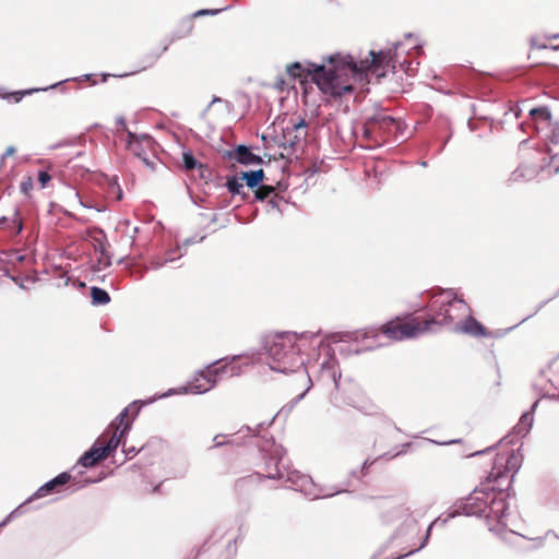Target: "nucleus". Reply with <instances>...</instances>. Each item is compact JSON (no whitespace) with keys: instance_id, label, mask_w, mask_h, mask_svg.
I'll return each mask as SVG.
<instances>
[{"instance_id":"nucleus-1","label":"nucleus","mask_w":559,"mask_h":559,"mask_svg":"<svg viewBox=\"0 0 559 559\" xmlns=\"http://www.w3.org/2000/svg\"><path fill=\"white\" fill-rule=\"evenodd\" d=\"M369 57L357 63L349 55L336 53L329 57L328 66L294 62L286 70L293 80L304 81L311 76L322 93L336 98L352 93L354 82L366 80L369 83V76L379 82L388 69L395 68V52L391 48L379 52L371 50Z\"/></svg>"},{"instance_id":"nucleus-2","label":"nucleus","mask_w":559,"mask_h":559,"mask_svg":"<svg viewBox=\"0 0 559 559\" xmlns=\"http://www.w3.org/2000/svg\"><path fill=\"white\" fill-rule=\"evenodd\" d=\"M523 455L520 450L503 449L499 451L492 463L491 471L486 477V483L475 489L464 503L467 515L481 516L486 514L489 504L496 502L495 492L508 490L515 473L521 467Z\"/></svg>"},{"instance_id":"nucleus-3","label":"nucleus","mask_w":559,"mask_h":559,"mask_svg":"<svg viewBox=\"0 0 559 559\" xmlns=\"http://www.w3.org/2000/svg\"><path fill=\"white\" fill-rule=\"evenodd\" d=\"M306 343V337L293 333L276 334L266 343L271 369L283 373L299 372L301 376L306 389L297 396V401L301 400L311 386V380L304 368L301 356Z\"/></svg>"},{"instance_id":"nucleus-4","label":"nucleus","mask_w":559,"mask_h":559,"mask_svg":"<svg viewBox=\"0 0 559 559\" xmlns=\"http://www.w3.org/2000/svg\"><path fill=\"white\" fill-rule=\"evenodd\" d=\"M378 331L391 341L401 342L433 331V320H424L421 316L405 313L383 323Z\"/></svg>"},{"instance_id":"nucleus-5","label":"nucleus","mask_w":559,"mask_h":559,"mask_svg":"<svg viewBox=\"0 0 559 559\" xmlns=\"http://www.w3.org/2000/svg\"><path fill=\"white\" fill-rule=\"evenodd\" d=\"M240 367L234 360H217L202 370L189 384L193 393H204L214 388L223 376L234 377L239 374Z\"/></svg>"},{"instance_id":"nucleus-6","label":"nucleus","mask_w":559,"mask_h":559,"mask_svg":"<svg viewBox=\"0 0 559 559\" xmlns=\"http://www.w3.org/2000/svg\"><path fill=\"white\" fill-rule=\"evenodd\" d=\"M135 406L126 407L109 425L107 430L96 440L106 459L118 448L124 433L129 430L133 417L138 414Z\"/></svg>"},{"instance_id":"nucleus-7","label":"nucleus","mask_w":559,"mask_h":559,"mask_svg":"<svg viewBox=\"0 0 559 559\" xmlns=\"http://www.w3.org/2000/svg\"><path fill=\"white\" fill-rule=\"evenodd\" d=\"M431 309L435 311L431 317H424V320H433V326L449 325L454 322L459 316H453L451 309L464 313L467 309L466 304L462 299H457L453 292L443 290L432 295Z\"/></svg>"},{"instance_id":"nucleus-8","label":"nucleus","mask_w":559,"mask_h":559,"mask_svg":"<svg viewBox=\"0 0 559 559\" xmlns=\"http://www.w3.org/2000/svg\"><path fill=\"white\" fill-rule=\"evenodd\" d=\"M396 127V121L393 117L381 111L368 118L362 126V140L366 146H379L386 141V136Z\"/></svg>"},{"instance_id":"nucleus-9","label":"nucleus","mask_w":559,"mask_h":559,"mask_svg":"<svg viewBox=\"0 0 559 559\" xmlns=\"http://www.w3.org/2000/svg\"><path fill=\"white\" fill-rule=\"evenodd\" d=\"M127 147L138 158H140L145 166L154 170L156 168L158 158L155 151V142L148 135L136 136L128 132Z\"/></svg>"},{"instance_id":"nucleus-10","label":"nucleus","mask_w":559,"mask_h":559,"mask_svg":"<svg viewBox=\"0 0 559 559\" xmlns=\"http://www.w3.org/2000/svg\"><path fill=\"white\" fill-rule=\"evenodd\" d=\"M308 124L305 119L290 118L282 129L280 143L283 147L294 148L307 135Z\"/></svg>"},{"instance_id":"nucleus-11","label":"nucleus","mask_w":559,"mask_h":559,"mask_svg":"<svg viewBox=\"0 0 559 559\" xmlns=\"http://www.w3.org/2000/svg\"><path fill=\"white\" fill-rule=\"evenodd\" d=\"M71 479V475L67 472H63L59 474L53 479L49 480L45 485H43L38 490L36 491L35 496L37 498L46 497L53 492H59L61 490V487L67 485Z\"/></svg>"},{"instance_id":"nucleus-12","label":"nucleus","mask_w":559,"mask_h":559,"mask_svg":"<svg viewBox=\"0 0 559 559\" xmlns=\"http://www.w3.org/2000/svg\"><path fill=\"white\" fill-rule=\"evenodd\" d=\"M228 156L230 159H235L243 165H253L261 164L262 158L260 156L254 155L247 146L239 145L231 152H228Z\"/></svg>"},{"instance_id":"nucleus-13","label":"nucleus","mask_w":559,"mask_h":559,"mask_svg":"<svg viewBox=\"0 0 559 559\" xmlns=\"http://www.w3.org/2000/svg\"><path fill=\"white\" fill-rule=\"evenodd\" d=\"M105 459L106 453L104 450L100 451L99 444L95 441L92 448L81 456L79 463L84 467H92Z\"/></svg>"},{"instance_id":"nucleus-14","label":"nucleus","mask_w":559,"mask_h":559,"mask_svg":"<svg viewBox=\"0 0 559 559\" xmlns=\"http://www.w3.org/2000/svg\"><path fill=\"white\" fill-rule=\"evenodd\" d=\"M459 330L476 337H483L489 334L486 328L472 316H468L466 320L459 325Z\"/></svg>"},{"instance_id":"nucleus-15","label":"nucleus","mask_w":559,"mask_h":559,"mask_svg":"<svg viewBox=\"0 0 559 559\" xmlns=\"http://www.w3.org/2000/svg\"><path fill=\"white\" fill-rule=\"evenodd\" d=\"M530 117L535 124V129H544L550 124V111L546 107H538L530 109Z\"/></svg>"},{"instance_id":"nucleus-16","label":"nucleus","mask_w":559,"mask_h":559,"mask_svg":"<svg viewBox=\"0 0 559 559\" xmlns=\"http://www.w3.org/2000/svg\"><path fill=\"white\" fill-rule=\"evenodd\" d=\"M266 477L260 474L249 475L238 479L235 484L236 490L239 492H247L254 489L261 484Z\"/></svg>"},{"instance_id":"nucleus-17","label":"nucleus","mask_w":559,"mask_h":559,"mask_svg":"<svg viewBox=\"0 0 559 559\" xmlns=\"http://www.w3.org/2000/svg\"><path fill=\"white\" fill-rule=\"evenodd\" d=\"M239 175L240 179L246 181V185L251 189L257 188L265 177L263 169L242 171Z\"/></svg>"},{"instance_id":"nucleus-18","label":"nucleus","mask_w":559,"mask_h":559,"mask_svg":"<svg viewBox=\"0 0 559 559\" xmlns=\"http://www.w3.org/2000/svg\"><path fill=\"white\" fill-rule=\"evenodd\" d=\"M91 297L93 305L103 306L107 305L110 301L109 294L99 287H92Z\"/></svg>"},{"instance_id":"nucleus-19","label":"nucleus","mask_w":559,"mask_h":559,"mask_svg":"<svg viewBox=\"0 0 559 559\" xmlns=\"http://www.w3.org/2000/svg\"><path fill=\"white\" fill-rule=\"evenodd\" d=\"M242 181L243 180L240 179V175L233 176L227 179L226 187L230 193L241 194L243 189Z\"/></svg>"},{"instance_id":"nucleus-20","label":"nucleus","mask_w":559,"mask_h":559,"mask_svg":"<svg viewBox=\"0 0 559 559\" xmlns=\"http://www.w3.org/2000/svg\"><path fill=\"white\" fill-rule=\"evenodd\" d=\"M274 193L275 187L267 185L258 186L257 189L254 190V197L259 201H264L271 198Z\"/></svg>"},{"instance_id":"nucleus-21","label":"nucleus","mask_w":559,"mask_h":559,"mask_svg":"<svg viewBox=\"0 0 559 559\" xmlns=\"http://www.w3.org/2000/svg\"><path fill=\"white\" fill-rule=\"evenodd\" d=\"M167 45H163L159 48H157L156 51L150 52L147 55L145 64L142 67V69L144 70L153 66L156 62V60L167 50Z\"/></svg>"},{"instance_id":"nucleus-22","label":"nucleus","mask_w":559,"mask_h":559,"mask_svg":"<svg viewBox=\"0 0 559 559\" xmlns=\"http://www.w3.org/2000/svg\"><path fill=\"white\" fill-rule=\"evenodd\" d=\"M37 90H26V91H17L12 93H7L2 95L3 98L8 100H13L14 103H19L25 95H29Z\"/></svg>"},{"instance_id":"nucleus-23","label":"nucleus","mask_w":559,"mask_h":559,"mask_svg":"<svg viewBox=\"0 0 559 559\" xmlns=\"http://www.w3.org/2000/svg\"><path fill=\"white\" fill-rule=\"evenodd\" d=\"M183 165L186 169L192 170L197 166L201 167L202 165L194 158V156L191 153H183L182 156Z\"/></svg>"},{"instance_id":"nucleus-24","label":"nucleus","mask_w":559,"mask_h":559,"mask_svg":"<svg viewBox=\"0 0 559 559\" xmlns=\"http://www.w3.org/2000/svg\"><path fill=\"white\" fill-rule=\"evenodd\" d=\"M283 200L282 197H280L276 192L270 198L267 204L269 206H271L272 209L274 210H277V211H281L280 209V204H281V201Z\"/></svg>"},{"instance_id":"nucleus-25","label":"nucleus","mask_w":559,"mask_h":559,"mask_svg":"<svg viewBox=\"0 0 559 559\" xmlns=\"http://www.w3.org/2000/svg\"><path fill=\"white\" fill-rule=\"evenodd\" d=\"M33 189V179L32 177H26L22 182H21V190L23 193L25 194H28Z\"/></svg>"},{"instance_id":"nucleus-26","label":"nucleus","mask_w":559,"mask_h":559,"mask_svg":"<svg viewBox=\"0 0 559 559\" xmlns=\"http://www.w3.org/2000/svg\"><path fill=\"white\" fill-rule=\"evenodd\" d=\"M51 176L47 171H39L38 181L40 182L41 188H45L46 185L50 181Z\"/></svg>"},{"instance_id":"nucleus-27","label":"nucleus","mask_w":559,"mask_h":559,"mask_svg":"<svg viewBox=\"0 0 559 559\" xmlns=\"http://www.w3.org/2000/svg\"><path fill=\"white\" fill-rule=\"evenodd\" d=\"M14 223H16V226H17L16 233L17 234L21 233V230L23 228V224H22V219L20 217L19 211L14 212Z\"/></svg>"},{"instance_id":"nucleus-28","label":"nucleus","mask_w":559,"mask_h":559,"mask_svg":"<svg viewBox=\"0 0 559 559\" xmlns=\"http://www.w3.org/2000/svg\"><path fill=\"white\" fill-rule=\"evenodd\" d=\"M218 10H199L194 13V16H201L206 14H216Z\"/></svg>"},{"instance_id":"nucleus-29","label":"nucleus","mask_w":559,"mask_h":559,"mask_svg":"<svg viewBox=\"0 0 559 559\" xmlns=\"http://www.w3.org/2000/svg\"><path fill=\"white\" fill-rule=\"evenodd\" d=\"M521 176H522V174L519 170H515L512 174L511 180L516 181L519 179V177H521Z\"/></svg>"},{"instance_id":"nucleus-30","label":"nucleus","mask_w":559,"mask_h":559,"mask_svg":"<svg viewBox=\"0 0 559 559\" xmlns=\"http://www.w3.org/2000/svg\"><path fill=\"white\" fill-rule=\"evenodd\" d=\"M193 29V23L191 21L187 22V32L191 33Z\"/></svg>"},{"instance_id":"nucleus-31","label":"nucleus","mask_w":559,"mask_h":559,"mask_svg":"<svg viewBox=\"0 0 559 559\" xmlns=\"http://www.w3.org/2000/svg\"><path fill=\"white\" fill-rule=\"evenodd\" d=\"M13 153H14V148H13V147H9V148L7 150L5 155H11V154H13Z\"/></svg>"},{"instance_id":"nucleus-32","label":"nucleus","mask_w":559,"mask_h":559,"mask_svg":"<svg viewBox=\"0 0 559 559\" xmlns=\"http://www.w3.org/2000/svg\"><path fill=\"white\" fill-rule=\"evenodd\" d=\"M404 511H405L406 514H409V509L408 508H405Z\"/></svg>"}]
</instances>
